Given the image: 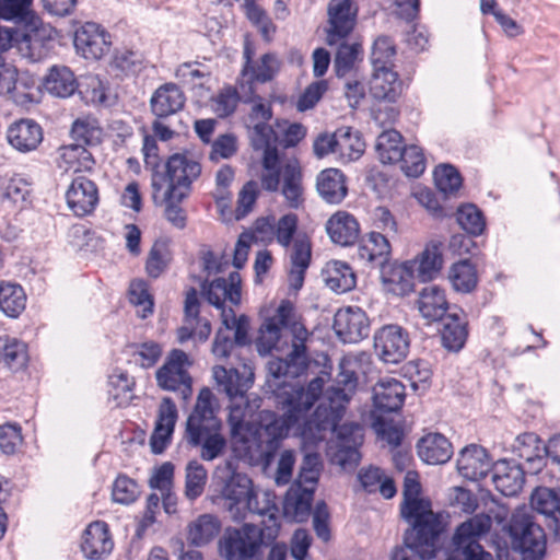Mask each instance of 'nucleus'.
<instances>
[{
    "label": "nucleus",
    "instance_id": "f257e3e1",
    "mask_svg": "<svg viewBox=\"0 0 560 560\" xmlns=\"http://www.w3.org/2000/svg\"><path fill=\"white\" fill-rule=\"evenodd\" d=\"M422 486L417 470H408L402 483L400 516L409 524L402 545L392 551L390 560H411L410 550L420 560H431L442 550L447 524L441 513L433 512L429 498L421 497Z\"/></svg>",
    "mask_w": 560,
    "mask_h": 560
},
{
    "label": "nucleus",
    "instance_id": "f03ea898",
    "mask_svg": "<svg viewBox=\"0 0 560 560\" xmlns=\"http://www.w3.org/2000/svg\"><path fill=\"white\" fill-rule=\"evenodd\" d=\"M267 371L273 378H298L305 375L304 385H325L330 381H334V385H402L394 377H378L370 358L364 353L343 357L338 364L335 378L331 377V361L324 353L314 360H307L306 353L301 354V360L272 358L267 362Z\"/></svg>",
    "mask_w": 560,
    "mask_h": 560
},
{
    "label": "nucleus",
    "instance_id": "7ed1b4c3",
    "mask_svg": "<svg viewBox=\"0 0 560 560\" xmlns=\"http://www.w3.org/2000/svg\"><path fill=\"white\" fill-rule=\"evenodd\" d=\"M219 392L223 389L230 399L229 422L232 435L244 429L258 444L266 443L269 447H277L285 438V427L282 419L271 410H262L257 422H245L246 409L249 408L247 392L252 387H214Z\"/></svg>",
    "mask_w": 560,
    "mask_h": 560
},
{
    "label": "nucleus",
    "instance_id": "20e7f679",
    "mask_svg": "<svg viewBox=\"0 0 560 560\" xmlns=\"http://www.w3.org/2000/svg\"><path fill=\"white\" fill-rule=\"evenodd\" d=\"M287 336L292 337V349L285 358L301 360V354L306 352L305 342L310 334L304 324L300 322L293 303L282 300L276 314L267 318L259 329V336L256 339L258 353L267 355L272 349L279 350L281 339Z\"/></svg>",
    "mask_w": 560,
    "mask_h": 560
},
{
    "label": "nucleus",
    "instance_id": "39448f33",
    "mask_svg": "<svg viewBox=\"0 0 560 560\" xmlns=\"http://www.w3.org/2000/svg\"><path fill=\"white\" fill-rule=\"evenodd\" d=\"M233 452L235 453V459H228L224 467H218L214 472V479L220 478L218 485L221 487V497L230 502V508L245 501L249 511L265 515L266 511L258 509V495L254 489L253 480L247 474L238 471L237 459L245 457L249 453V448H244V454H242L234 446Z\"/></svg>",
    "mask_w": 560,
    "mask_h": 560
},
{
    "label": "nucleus",
    "instance_id": "423d86ee",
    "mask_svg": "<svg viewBox=\"0 0 560 560\" xmlns=\"http://www.w3.org/2000/svg\"><path fill=\"white\" fill-rule=\"evenodd\" d=\"M201 174L199 162L188 158L187 154L174 153L165 163L164 173L155 172L152 176L153 200L156 202V192L167 184L171 198L186 199L191 191V184Z\"/></svg>",
    "mask_w": 560,
    "mask_h": 560
},
{
    "label": "nucleus",
    "instance_id": "0eeeda50",
    "mask_svg": "<svg viewBox=\"0 0 560 560\" xmlns=\"http://www.w3.org/2000/svg\"><path fill=\"white\" fill-rule=\"evenodd\" d=\"M511 538L512 549L522 560H542L546 555V534L528 513L513 514L503 527Z\"/></svg>",
    "mask_w": 560,
    "mask_h": 560
},
{
    "label": "nucleus",
    "instance_id": "6e6552de",
    "mask_svg": "<svg viewBox=\"0 0 560 560\" xmlns=\"http://www.w3.org/2000/svg\"><path fill=\"white\" fill-rule=\"evenodd\" d=\"M320 475H315V470H304L300 468L296 479L292 487L287 491L283 500V516L291 517L294 522H303L311 513L315 495V487H304L303 483L317 485Z\"/></svg>",
    "mask_w": 560,
    "mask_h": 560
},
{
    "label": "nucleus",
    "instance_id": "1a4fd4ad",
    "mask_svg": "<svg viewBox=\"0 0 560 560\" xmlns=\"http://www.w3.org/2000/svg\"><path fill=\"white\" fill-rule=\"evenodd\" d=\"M265 538L264 529L258 530L257 538H250L243 537L241 532L234 528L233 534L224 535L219 539L218 547L225 560H260V548L268 546L276 536L269 534L267 540Z\"/></svg>",
    "mask_w": 560,
    "mask_h": 560
},
{
    "label": "nucleus",
    "instance_id": "9d476101",
    "mask_svg": "<svg viewBox=\"0 0 560 560\" xmlns=\"http://www.w3.org/2000/svg\"><path fill=\"white\" fill-rule=\"evenodd\" d=\"M409 335L400 326L390 324L374 334V349L385 363H399L409 352Z\"/></svg>",
    "mask_w": 560,
    "mask_h": 560
},
{
    "label": "nucleus",
    "instance_id": "9b49d317",
    "mask_svg": "<svg viewBox=\"0 0 560 560\" xmlns=\"http://www.w3.org/2000/svg\"><path fill=\"white\" fill-rule=\"evenodd\" d=\"M327 15L326 44L337 45L353 32L357 24V10H352V0H330Z\"/></svg>",
    "mask_w": 560,
    "mask_h": 560
},
{
    "label": "nucleus",
    "instance_id": "f8f14e48",
    "mask_svg": "<svg viewBox=\"0 0 560 560\" xmlns=\"http://www.w3.org/2000/svg\"><path fill=\"white\" fill-rule=\"evenodd\" d=\"M332 329L345 343H357L370 334V319L357 306L339 308L334 316Z\"/></svg>",
    "mask_w": 560,
    "mask_h": 560
},
{
    "label": "nucleus",
    "instance_id": "ddd939ff",
    "mask_svg": "<svg viewBox=\"0 0 560 560\" xmlns=\"http://www.w3.org/2000/svg\"><path fill=\"white\" fill-rule=\"evenodd\" d=\"M178 411L171 397H164L159 406L153 432L150 436V450L154 455L163 454L172 443Z\"/></svg>",
    "mask_w": 560,
    "mask_h": 560
},
{
    "label": "nucleus",
    "instance_id": "4468645a",
    "mask_svg": "<svg viewBox=\"0 0 560 560\" xmlns=\"http://www.w3.org/2000/svg\"><path fill=\"white\" fill-rule=\"evenodd\" d=\"M493 464L488 450L482 445L474 443L460 450L456 468L463 478L478 481L492 471Z\"/></svg>",
    "mask_w": 560,
    "mask_h": 560
},
{
    "label": "nucleus",
    "instance_id": "2eb2a0df",
    "mask_svg": "<svg viewBox=\"0 0 560 560\" xmlns=\"http://www.w3.org/2000/svg\"><path fill=\"white\" fill-rule=\"evenodd\" d=\"M110 36L94 22H86L74 33L75 49L85 59H101L110 48Z\"/></svg>",
    "mask_w": 560,
    "mask_h": 560
},
{
    "label": "nucleus",
    "instance_id": "dca6fc26",
    "mask_svg": "<svg viewBox=\"0 0 560 560\" xmlns=\"http://www.w3.org/2000/svg\"><path fill=\"white\" fill-rule=\"evenodd\" d=\"M81 551L89 560H103L112 553L114 540L105 521L90 523L82 534Z\"/></svg>",
    "mask_w": 560,
    "mask_h": 560
},
{
    "label": "nucleus",
    "instance_id": "f3484780",
    "mask_svg": "<svg viewBox=\"0 0 560 560\" xmlns=\"http://www.w3.org/2000/svg\"><path fill=\"white\" fill-rule=\"evenodd\" d=\"M68 207L78 217L91 214L98 203L96 184L86 176L74 177L66 192Z\"/></svg>",
    "mask_w": 560,
    "mask_h": 560
},
{
    "label": "nucleus",
    "instance_id": "a211bd4d",
    "mask_svg": "<svg viewBox=\"0 0 560 560\" xmlns=\"http://www.w3.org/2000/svg\"><path fill=\"white\" fill-rule=\"evenodd\" d=\"M492 481L497 491L504 497L517 495L525 483V471L514 458H502L493 464Z\"/></svg>",
    "mask_w": 560,
    "mask_h": 560
},
{
    "label": "nucleus",
    "instance_id": "6ab92c4d",
    "mask_svg": "<svg viewBox=\"0 0 560 560\" xmlns=\"http://www.w3.org/2000/svg\"><path fill=\"white\" fill-rule=\"evenodd\" d=\"M234 336L230 337L222 328H219L212 341L211 352L217 359H229L235 348H244L252 345L249 336V318L242 314L237 317L233 328Z\"/></svg>",
    "mask_w": 560,
    "mask_h": 560
},
{
    "label": "nucleus",
    "instance_id": "aec40b11",
    "mask_svg": "<svg viewBox=\"0 0 560 560\" xmlns=\"http://www.w3.org/2000/svg\"><path fill=\"white\" fill-rule=\"evenodd\" d=\"M380 269L382 282L388 292L398 296H405L413 290V279L416 277L413 261L406 260L401 264L387 262Z\"/></svg>",
    "mask_w": 560,
    "mask_h": 560
},
{
    "label": "nucleus",
    "instance_id": "412c9836",
    "mask_svg": "<svg viewBox=\"0 0 560 560\" xmlns=\"http://www.w3.org/2000/svg\"><path fill=\"white\" fill-rule=\"evenodd\" d=\"M191 365L186 352L173 349L164 364L156 371L158 385H191L187 368Z\"/></svg>",
    "mask_w": 560,
    "mask_h": 560
},
{
    "label": "nucleus",
    "instance_id": "4be33fe9",
    "mask_svg": "<svg viewBox=\"0 0 560 560\" xmlns=\"http://www.w3.org/2000/svg\"><path fill=\"white\" fill-rule=\"evenodd\" d=\"M532 505L548 520V526L560 540V487H537L532 494Z\"/></svg>",
    "mask_w": 560,
    "mask_h": 560
},
{
    "label": "nucleus",
    "instance_id": "5701e85b",
    "mask_svg": "<svg viewBox=\"0 0 560 560\" xmlns=\"http://www.w3.org/2000/svg\"><path fill=\"white\" fill-rule=\"evenodd\" d=\"M312 258V244L307 236H298L293 241L290 254L291 268L288 280L291 289L299 291L304 283L305 272Z\"/></svg>",
    "mask_w": 560,
    "mask_h": 560
},
{
    "label": "nucleus",
    "instance_id": "b1692460",
    "mask_svg": "<svg viewBox=\"0 0 560 560\" xmlns=\"http://www.w3.org/2000/svg\"><path fill=\"white\" fill-rule=\"evenodd\" d=\"M417 453L428 465H442L453 456L452 443L441 433H431L421 438L417 443Z\"/></svg>",
    "mask_w": 560,
    "mask_h": 560
},
{
    "label": "nucleus",
    "instance_id": "393cba45",
    "mask_svg": "<svg viewBox=\"0 0 560 560\" xmlns=\"http://www.w3.org/2000/svg\"><path fill=\"white\" fill-rule=\"evenodd\" d=\"M443 247L441 241H430L424 249L418 255L415 262L416 277L421 282L431 281L438 277L443 268Z\"/></svg>",
    "mask_w": 560,
    "mask_h": 560
},
{
    "label": "nucleus",
    "instance_id": "a878e982",
    "mask_svg": "<svg viewBox=\"0 0 560 560\" xmlns=\"http://www.w3.org/2000/svg\"><path fill=\"white\" fill-rule=\"evenodd\" d=\"M370 93L377 101L394 103L402 93V82L392 68L373 69Z\"/></svg>",
    "mask_w": 560,
    "mask_h": 560
},
{
    "label": "nucleus",
    "instance_id": "bb28decb",
    "mask_svg": "<svg viewBox=\"0 0 560 560\" xmlns=\"http://www.w3.org/2000/svg\"><path fill=\"white\" fill-rule=\"evenodd\" d=\"M185 95L175 83L161 85L151 97V109L158 118L168 117L184 107Z\"/></svg>",
    "mask_w": 560,
    "mask_h": 560
},
{
    "label": "nucleus",
    "instance_id": "cd10ccee",
    "mask_svg": "<svg viewBox=\"0 0 560 560\" xmlns=\"http://www.w3.org/2000/svg\"><path fill=\"white\" fill-rule=\"evenodd\" d=\"M326 231L335 244L350 246L359 238L360 228L352 214L339 211L327 221Z\"/></svg>",
    "mask_w": 560,
    "mask_h": 560
},
{
    "label": "nucleus",
    "instance_id": "c85d7f7f",
    "mask_svg": "<svg viewBox=\"0 0 560 560\" xmlns=\"http://www.w3.org/2000/svg\"><path fill=\"white\" fill-rule=\"evenodd\" d=\"M9 143L21 152L32 151L43 140L42 128L31 119H22L10 126L7 135Z\"/></svg>",
    "mask_w": 560,
    "mask_h": 560
},
{
    "label": "nucleus",
    "instance_id": "c756f323",
    "mask_svg": "<svg viewBox=\"0 0 560 560\" xmlns=\"http://www.w3.org/2000/svg\"><path fill=\"white\" fill-rule=\"evenodd\" d=\"M417 304L421 315L431 320L443 319L448 308L444 290L436 284L424 287L419 292Z\"/></svg>",
    "mask_w": 560,
    "mask_h": 560
},
{
    "label": "nucleus",
    "instance_id": "7c9ffc66",
    "mask_svg": "<svg viewBox=\"0 0 560 560\" xmlns=\"http://www.w3.org/2000/svg\"><path fill=\"white\" fill-rule=\"evenodd\" d=\"M294 394L288 395L284 400V405L288 409V412L294 416H299L311 408V402L304 401L303 397L305 393L311 394L312 396H318L326 393H332L335 395H340L345 392L346 388L349 389L350 393L354 394L357 389H363L368 392L369 389L375 390L376 387H290Z\"/></svg>",
    "mask_w": 560,
    "mask_h": 560
},
{
    "label": "nucleus",
    "instance_id": "2f4dec72",
    "mask_svg": "<svg viewBox=\"0 0 560 560\" xmlns=\"http://www.w3.org/2000/svg\"><path fill=\"white\" fill-rule=\"evenodd\" d=\"M316 186L318 194L328 203H340L347 195L345 175L337 168L322 171Z\"/></svg>",
    "mask_w": 560,
    "mask_h": 560
},
{
    "label": "nucleus",
    "instance_id": "473e14b6",
    "mask_svg": "<svg viewBox=\"0 0 560 560\" xmlns=\"http://www.w3.org/2000/svg\"><path fill=\"white\" fill-rule=\"evenodd\" d=\"M28 359L25 342L8 335L0 336V363L18 372L26 368Z\"/></svg>",
    "mask_w": 560,
    "mask_h": 560
},
{
    "label": "nucleus",
    "instance_id": "72a5a7b5",
    "mask_svg": "<svg viewBox=\"0 0 560 560\" xmlns=\"http://www.w3.org/2000/svg\"><path fill=\"white\" fill-rule=\"evenodd\" d=\"M282 195L292 209H298L303 202L302 170L296 159L289 160L282 171Z\"/></svg>",
    "mask_w": 560,
    "mask_h": 560
},
{
    "label": "nucleus",
    "instance_id": "f704fd0d",
    "mask_svg": "<svg viewBox=\"0 0 560 560\" xmlns=\"http://www.w3.org/2000/svg\"><path fill=\"white\" fill-rule=\"evenodd\" d=\"M221 530V521L213 514H202L188 525L187 540L190 546L201 547L211 542Z\"/></svg>",
    "mask_w": 560,
    "mask_h": 560
},
{
    "label": "nucleus",
    "instance_id": "c9c22d12",
    "mask_svg": "<svg viewBox=\"0 0 560 560\" xmlns=\"http://www.w3.org/2000/svg\"><path fill=\"white\" fill-rule=\"evenodd\" d=\"M45 90L57 97H68L77 90L73 72L65 66H54L44 80Z\"/></svg>",
    "mask_w": 560,
    "mask_h": 560
},
{
    "label": "nucleus",
    "instance_id": "e433bc0d",
    "mask_svg": "<svg viewBox=\"0 0 560 560\" xmlns=\"http://www.w3.org/2000/svg\"><path fill=\"white\" fill-rule=\"evenodd\" d=\"M388 237L389 236L384 235L381 232H371L365 243L359 247V257L378 266L380 268L383 265H386L390 254Z\"/></svg>",
    "mask_w": 560,
    "mask_h": 560
},
{
    "label": "nucleus",
    "instance_id": "4c0bfd02",
    "mask_svg": "<svg viewBox=\"0 0 560 560\" xmlns=\"http://www.w3.org/2000/svg\"><path fill=\"white\" fill-rule=\"evenodd\" d=\"M441 340L444 348L450 351H459L467 339V323L463 322L457 314H448L443 317Z\"/></svg>",
    "mask_w": 560,
    "mask_h": 560
},
{
    "label": "nucleus",
    "instance_id": "58836bf2",
    "mask_svg": "<svg viewBox=\"0 0 560 560\" xmlns=\"http://www.w3.org/2000/svg\"><path fill=\"white\" fill-rule=\"evenodd\" d=\"M407 145H402V136L395 129L383 131L376 140L375 150L383 164L397 163L404 158Z\"/></svg>",
    "mask_w": 560,
    "mask_h": 560
},
{
    "label": "nucleus",
    "instance_id": "ea45409f",
    "mask_svg": "<svg viewBox=\"0 0 560 560\" xmlns=\"http://www.w3.org/2000/svg\"><path fill=\"white\" fill-rule=\"evenodd\" d=\"M326 284L337 293H345L355 287V273L345 261L334 260L326 266Z\"/></svg>",
    "mask_w": 560,
    "mask_h": 560
},
{
    "label": "nucleus",
    "instance_id": "a19ab883",
    "mask_svg": "<svg viewBox=\"0 0 560 560\" xmlns=\"http://www.w3.org/2000/svg\"><path fill=\"white\" fill-rule=\"evenodd\" d=\"M448 279L453 289L460 293H471L478 284L476 267L468 259L453 264L448 271Z\"/></svg>",
    "mask_w": 560,
    "mask_h": 560
},
{
    "label": "nucleus",
    "instance_id": "79ce46f5",
    "mask_svg": "<svg viewBox=\"0 0 560 560\" xmlns=\"http://www.w3.org/2000/svg\"><path fill=\"white\" fill-rule=\"evenodd\" d=\"M212 376L215 385H246L253 384L255 380L254 368L250 362L243 363L241 369L214 365Z\"/></svg>",
    "mask_w": 560,
    "mask_h": 560
},
{
    "label": "nucleus",
    "instance_id": "37998d69",
    "mask_svg": "<svg viewBox=\"0 0 560 560\" xmlns=\"http://www.w3.org/2000/svg\"><path fill=\"white\" fill-rule=\"evenodd\" d=\"M26 296L19 284H0V310L9 317H18L25 308Z\"/></svg>",
    "mask_w": 560,
    "mask_h": 560
},
{
    "label": "nucleus",
    "instance_id": "c03bdc74",
    "mask_svg": "<svg viewBox=\"0 0 560 560\" xmlns=\"http://www.w3.org/2000/svg\"><path fill=\"white\" fill-rule=\"evenodd\" d=\"M334 59V68L338 78L345 77L352 70L359 56L362 54V46L358 42H348V38L340 40L337 45Z\"/></svg>",
    "mask_w": 560,
    "mask_h": 560
},
{
    "label": "nucleus",
    "instance_id": "a18cd8bd",
    "mask_svg": "<svg viewBox=\"0 0 560 560\" xmlns=\"http://www.w3.org/2000/svg\"><path fill=\"white\" fill-rule=\"evenodd\" d=\"M456 220L464 231L474 236L481 235L486 229L483 213L474 203L460 206L456 212Z\"/></svg>",
    "mask_w": 560,
    "mask_h": 560
},
{
    "label": "nucleus",
    "instance_id": "49530a36",
    "mask_svg": "<svg viewBox=\"0 0 560 560\" xmlns=\"http://www.w3.org/2000/svg\"><path fill=\"white\" fill-rule=\"evenodd\" d=\"M207 482V469L198 460L192 459L186 466L185 495L194 501L199 498Z\"/></svg>",
    "mask_w": 560,
    "mask_h": 560
},
{
    "label": "nucleus",
    "instance_id": "de8ad7c7",
    "mask_svg": "<svg viewBox=\"0 0 560 560\" xmlns=\"http://www.w3.org/2000/svg\"><path fill=\"white\" fill-rule=\"evenodd\" d=\"M140 494L141 489L138 482L126 474H119L114 480L112 488V499L114 502L129 505L136 502Z\"/></svg>",
    "mask_w": 560,
    "mask_h": 560
},
{
    "label": "nucleus",
    "instance_id": "09e8293b",
    "mask_svg": "<svg viewBox=\"0 0 560 560\" xmlns=\"http://www.w3.org/2000/svg\"><path fill=\"white\" fill-rule=\"evenodd\" d=\"M372 428L383 440L392 445L398 447L404 440V430L400 425L396 424L393 419L385 418L382 415H372Z\"/></svg>",
    "mask_w": 560,
    "mask_h": 560
},
{
    "label": "nucleus",
    "instance_id": "8fccbe9b",
    "mask_svg": "<svg viewBox=\"0 0 560 560\" xmlns=\"http://www.w3.org/2000/svg\"><path fill=\"white\" fill-rule=\"evenodd\" d=\"M395 55L396 47L393 39L385 35L378 36L372 46L371 62L373 69L392 68Z\"/></svg>",
    "mask_w": 560,
    "mask_h": 560
},
{
    "label": "nucleus",
    "instance_id": "3c124183",
    "mask_svg": "<svg viewBox=\"0 0 560 560\" xmlns=\"http://www.w3.org/2000/svg\"><path fill=\"white\" fill-rule=\"evenodd\" d=\"M338 152L347 155L350 160H357L364 152L365 143L358 131L351 127H341L338 129Z\"/></svg>",
    "mask_w": 560,
    "mask_h": 560
},
{
    "label": "nucleus",
    "instance_id": "603ef678",
    "mask_svg": "<svg viewBox=\"0 0 560 560\" xmlns=\"http://www.w3.org/2000/svg\"><path fill=\"white\" fill-rule=\"evenodd\" d=\"M436 188L443 194H452L462 186V176L455 166L451 164H440L433 172Z\"/></svg>",
    "mask_w": 560,
    "mask_h": 560
},
{
    "label": "nucleus",
    "instance_id": "864d4df0",
    "mask_svg": "<svg viewBox=\"0 0 560 560\" xmlns=\"http://www.w3.org/2000/svg\"><path fill=\"white\" fill-rule=\"evenodd\" d=\"M451 545L452 549L448 553L457 555L463 560H491V552L485 550L479 541L458 539L453 535Z\"/></svg>",
    "mask_w": 560,
    "mask_h": 560
},
{
    "label": "nucleus",
    "instance_id": "5fc2aeb1",
    "mask_svg": "<svg viewBox=\"0 0 560 560\" xmlns=\"http://www.w3.org/2000/svg\"><path fill=\"white\" fill-rule=\"evenodd\" d=\"M22 427L18 422H5L0 425V451L7 456L16 454L23 443Z\"/></svg>",
    "mask_w": 560,
    "mask_h": 560
},
{
    "label": "nucleus",
    "instance_id": "6e6d98bb",
    "mask_svg": "<svg viewBox=\"0 0 560 560\" xmlns=\"http://www.w3.org/2000/svg\"><path fill=\"white\" fill-rule=\"evenodd\" d=\"M400 168L408 177H419L425 170L422 149L416 144L407 145L404 158L399 159Z\"/></svg>",
    "mask_w": 560,
    "mask_h": 560
},
{
    "label": "nucleus",
    "instance_id": "4d7b16f0",
    "mask_svg": "<svg viewBox=\"0 0 560 560\" xmlns=\"http://www.w3.org/2000/svg\"><path fill=\"white\" fill-rule=\"evenodd\" d=\"M170 254L165 242H155L149 253L145 269L151 278H159L166 269Z\"/></svg>",
    "mask_w": 560,
    "mask_h": 560
},
{
    "label": "nucleus",
    "instance_id": "13d9d810",
    "mask_svg": "<svg viewBox=\"0 0 560 560\" xmlns=\"http://www.w3.org/2000/svg\"><path fill=\"white\" fill-rule=\"evenodd\" d=\"M358 443L354 445L337 444L336 451L331 454L330 462L339 465L346 471H353L361 462V453Z\"/></svg>",
    "mask_w": 560,
    "mask_h": 560
},
{
    "label": "nucleus",
    "instance_id": "bf43d9fd",
    "mask_svg": "<svg viewBox=\"0 0 560 560\" xmlns=\"http://www.w3.org/2000/svg\"><path fill=\"white\" fill-rule=\"evenodd\" d=\"M201 292L209 304L215 308H223L228 300V289L225 278H215L212 281L205 280L201 283Z\"/></svg>",
    "mask_w": 560,
    "mask_h": 560
},
{
    "label": "nucleus",
    "instance_id": "052dcab7",
    "mask_svg": "<svg viewBox=\"0 0 560 560\" xmlns=\"http://www.w3.org/2000/svg\"><path fill=\"white\" fill-rule=\"evenodd\" d=\"M206 420L202 418H198L195 416H188L185 423V432L184 438L187 443L191 447H199L202 442L210 435L213 431L212 428H209L203 424Z\"/></svg>",
    "mask_w": 560,
    "mask_h": 560
},
{
    "label": "nucleus",
    "instance_id": "680f3d73",
    "mask_svg": "<svg viewBox=\"0 0 560 560\" xmlns=\"http://www.w3.org/2000/svg\"><path fill=\"white\" fill-rule=\"evenodd\" d=\"M217 406L218 400L211 392V387H201L197 397L196 405L189 416L202 418L203 420L208 421L212 420L214 419V411Z\"/></svg>",
    "mask_w": 560,
    "mask_h": 560
},
{
    "label": "nucleus",
    "instance_id": "e2e57ef3",
    "mask_svg": "<svg viewBox=\"0 0 560 560\" xmlns=\"http://www.w3.org/2000/svg\"><path fill=\"white\" fill-rule=\"evenodd\" d=\"M258 196V184L255 180L247 182L238 194L235 218H245L253 209Z\"/></svg>",
    "mask_w": 560,
    "mask_h": 560
},
{
    "label": "nucleus",
    "instance_id": "0e129e2a",
    "mask_svg": "<svg viewBox=\"0 0 560 560\" xmlns=\"http://www.w3.org/2000/svg\"><path fill=\"white\" fill-rule=\"evenodd\" d=\"M363 429L359 422H345L341 425H337V429H332L336 434L337 444H349L354 445L358 443V447L363 444L364 435Z\"/></svg>",
    "mask_w": 560,
    "mask_h": 560
},
{
    "label": "nucleus",
    "instance_id": "69168bd1",
    "mask_svg": "<svg viewBox=\"0 0 560 560\" xmlns=\"http://www.w3.org/2000/svg\"><path fill=\"white\" fill-rule=\"evenodd\" d=\"M279 68V62L275 54H265L260 58V65L257 68H250V80L261 83L273 79Z\"/></svg>",
    "mask_w": 560,
    "mask_h": 560
},
{
    "label": "nucleus",
    "instance_id": "338daca9",
    "mask_svg": "<svg viewBox=\"0 0 560 560\" xmlns=\"http://www.w3.org/2000/svg\"><path fill=\"white\" fill-rule=\"evenodd\" d=\"M175 466L171 462H165L156 467L149 479V487L153 490L171 491L174 480Z\"/></svg>",
    "mask_w": 560,
    "mask_h": 560
},
{
    "label": "nucleus",
    "instance_id": "774afa93",
    "mask_svg": "<svg viewBox=\"0 0 560 560\" xmlns=\"http://www.w3.org/2000/svg\"><path fill=\"white\" fill-rule=\"evenodd\" d=\"M214 112L219 117L224 118L232 115L238 103V94L236 89L232 86L224 88L213 100Z\"/></svg>",
    "mask_w": 560,
    "mask_h": 560
}]
</instances>
